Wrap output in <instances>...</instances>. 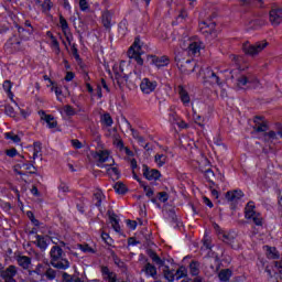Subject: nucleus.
Masks as SVG:
<instances>
[{"mask_svg": "<svg viewBox=\"0 0 282 282\" xmlns=\"http://www.w3.org/2000/svg\"><path fill=\"white\" fill-rule=\"evenodd\" d=\"M72 144H73L74 149H83V143L80 141H78V139L72 140Z\"/></svg>", "mask_w": 282, "mask_h": 282, "instance_id": "obj_58", "label": "nucleus"}, {"mask_svg": "<svg viewBox=\"0 0 282 282\" xmlns=\"http://www.w3.org/2000/svg\"><path fill=\"white\" fill-rule=\"evenodd\" d=\"M101 274L104 276V279L108 282H116L117 278H116V273L112 272L111 270H109L108 267H101Z\"/></svg>", "mask_w": 282, "mask_h": 282, "instance_id": "obj_16", "label": "nucleus"}, {"mask_svg": "<svg viewBox=\"0 0 282 282\" xmlns=\"http://www.w3.org/2000/svg\"><path fill=\"white\" fill-rule=\"evenodd\" d=\"M52 261H58L63 259V249L62 248H54L51 250Z\"/></svg>", "mask_w": 282, "mask_h": 282, "instance_id": "obj_27", "label": "nucleus"}, {"mask_svg": "<svg viewBox=\"0 0 282 282\" xmlns=\"http://www.w3.org/2000/svg\"><path fill=\"white\" fill-rule=\"evenodd\" d=\"M64 112L66 113V116H76V110L69 105L64 107Z\"/></svg>", "mask_w": 282, "mask_h": 282, "instance_id": "obj_48", "label": "nucleus"}, {"mask_svg": "<svg viewBox=\"0 0 282 282\" xmlns=\"http://www.w3.org/2000/svg\"><path fill=\"white\" fill-rule=\"evenodd\" d=\"M44 120L48 124V129H56V127L58 126V122L54 120V116L52 115H45Z\"/></svg>", "mask_w": 282, "mask_h": 282, "instance_id": "obj_30", "label": "nucleus"}, {"mask_svg": "<svg viewBox=\"0 0 282 282\" xmlns=\"http://www.w3.org/2000/svg\"><path fill=\"white\" fill-rule=\"evenodd\" d=\"M140 43V37H135L133 44L128 50V56L129 58H134L138 65H144L142 45Z\"/></svg>", "mask_w": 282, "mask_h": 282, "instance_id": "obj_2", "label": "nucleus"}, {"mask_svg": "<svg viewBox=\"0 0 282 282\" xmlns=\"http://www.w3.org/2000/svg\"><path fill=\"white\" fill-rule=\"evenodd\" d=\"M72 53L76 61H80V55H78V48H76V45L72 46Z\"/></svg>", "mask_w": 282, "mask_h": 282, "instance_id": "obj_59", "label": "nucleus"}, {"mask_svg": "<svg viewBox=\"0 0 282 282\" xmlns=\"http://www.w3.org/2000/svg\"><path fill=\"white\" fill-rule=\"evenodd\" d=\"M42 12H50L52 8H54V3L51 2V0H44V2L41 3Z\"/></svg>", "mask_w": 282, "mask_h": 282, "instance_id": "obj_37", "label": "nucleus"}, {"mask_svg": "<svg viewBox=\"0 0 282 282\" xmlns=\"http://www.w3.org/2000/svg\"><path fill=\"white\" fill-rule=\"evenodd\" d=\"M52 241V238L48 236H37V246L39 248H47L50 246V242Z\"/></svg>", "mask_w": 282, "mask_h": 282, "instance_id": "obj_26", "label": "nucleus"}, {"mask_svg": "<svg viewBox=\"0 0 282 282\" xmlns=\"http://www.w3.org/2000/svg\"><path fill=\"white\" fill-rule=\"evenodd\" d=\"M264 138H269V140H276V132L270 131L268 133H264Z\"/></svg>", "mask_w": 282, "mask_h": 282, "instance_id": "obj_61", "label": "nucleus"}, {"mask_svg": "<svg viewBox=\"0 0 282 282\" xmlns=\"http://www.w3.org/2000/svg\"><path fill=\"white\" fill-rule=\"evenodd\" d=\"M45 276L50 280V281H54V279H56V271L52 268H48L45 272Z\"/></svg>", "mask_w": 282, "mask_h": 282, "instance_id": "obj_44", "label": "nucleus"}, {"mask_svg": "<svg viewBox=\"0 0 282 282\" xmlns=\"http://www.w3.org/2000/svg\"><path fill=\"white\" fill-rule=\"evenodd\" d=\"M41 142L33 143V151H35L36 153H41Z\"/></svg>", "mask_w": 282, "mask_h": 282, "instance_id": "obj_63", "label": "nucleus"}, {"mask_svg": "<svg viewBox=\"0 0 282 282\" xmlns=\"http://www.w3.org/2000/svg\"><path fill=\"white\" fill-rule=\"evenodd\" d=\"M141 186H143L147 197H153V194H154L153 188L144 185V183H141Z\"/></svg>", "mask_w": 282, "mask_h": 282, "instance_id": "obj_52", "label": "nucleus"}, {"mask_svg": "<svg viewBox=\"0 0 282 282\" xmlns=\"http://www.w3.org/2000/svg\"><path fill=\"white\" fill-rule=\"evenodd\" d=\"M159 202H162L163 204L169 202V193L166 192H159L158 193Z\"/></svg>", "mask_w": 282, "mask_h": 282, "instance_id": "obj_47", "label": "nucleus"}, {"mask_svg": "<svg viewBox=\"0 0 282 282\" xmlns=\"http://www.w3.org/2000/svg\"><path fill=\"white\" fill-rule=\"evenodd\" d=\"M80 251L84 252V254L91 253L94 254L96 250L94 248H80Z\"/></svg>", "mask_w": 282, "mask_h": 282, "instance_id": "obj_62", "label": "nucleus"}, {"mask_svg": "<svg viewBox=\"0 0 282 282\" xmlns=\"http://www.w3.org/2000/svg\"><path fill=\"white\" fill-rule=\"evenodd\" d=\"M59 25L64 34H66L67 30H69V24L67 23V20L63 15H59Z\"/></svg>", "mask_w": 282, "mask_h": 282, "instance_id": "obj_41", "label": "nucleus"}, {"mask_svg": "<svg viewBox=\"0 0 282 282\" xmlns=\"http://www.w3.org/2000/svg\"><path fill=\"white\" fill-rule=\"evenodd\" d=\"M4 107V113H7V116H10L11 118H14L15 113H14V108L10 105H6L2 106Z\"/></svg>", "mask_w": 282, "mask_h": 282, "instance_id": "obj_46", "label": "nucleus"}, {"mask_svg": "<svg viewBox=\"0 0 282 282\" xmlns=\"http://www.w3.org/2000/svg\"><path fill=\"white\" fill-rule=\"evenodd\" d=\"M218 238L221 239V241H224V243H226L227 246H230V243H232L235 237H232V235L226 232V231H220L218 234Z\"/></svg>", "mask_w": 282, "mask_h": 282, "instance_id": "obj_25", "label": "nucleus"}, {"mask_svg": "<svg viewBox=\"0 0 282 282\" xmlns=\"http://www.w3.org/2000/svg\"><path fill=\"white\" fill-rule=\"evenodd\" d=\"M180 98L183 102V105H189L191 104V96L188 95V91H186V89H184L183 86H178L177 88Z\"/></svg>", "mask_w": 282, "mask_h": 282, "instance_id": "obj_20", "label": "nucleus"}, {"mask_svg": "<svg viewBox=\"0 0 282 282\" xmlns=\"http://www.w3.org/2000/svg\"><path fill=\"white\" fill-rule=\"evenodd\" d=\"M163 274L164 278L170 282H173L176 279L175 270H170L169 267H165V270H163Z\"/></svg>", "mask_w": 282, "mask_h": 282, "instance_id": "obj_29", "label": "nucleus"}, {"mask_svg": "<svg viewBox=\"0 0 282 282\" xmlns=\"http://www.w3.org/2000/svg\"><path fill=\"white\" fill-rule=\"evenodd\" d=\"M205 80H209L213 84L216 85H221V82L219 80V76H217V74H215V72H213L212 69L207 68L205 70V76H204Z\"/></svg>", "mask_w": 282, "mask_h": 282, "instance_id": "obj_15", "label": "nucleus"}, {"mask_svg": "<svg viewBox=\"0 0 282 282\" xmlns=\"http://www.w3.org/2000/svg\"><path fill=\"white\" fill-rule=\"evenodd\" d=\"M253 131L257 133H265L270 128L268 127V121L263 120V117H254Z\"/></svg>", "mask_w": 282, "mask_h": 282, "instance_id": "obj_10", "label": "nucleus"}, {"mask_svg": "<svg viewBox=\"0 0 282 282\" xmlns=\"http://www.w3.org/2000/svg\"><path fill=\"white\" fill-rule=\"evenodd\" d=\"M128 246H142L143 248H151L153 246V241H151V236H138L137 238H129Z\"/></svg>", "mask_w": 282, "mask_h": 282, "instance_id": "obj_5", "label": "nucleus"}, {"mask_svg": "<svg viewBox=\"0 0 282 282\" xmlns=\"http://www.w3.org/2000/svg\"><path fill=\"white\" fill-rule=\"evenodd\" d=\"M267 257H268V259H280L281 252H279V250H276V248H268Z\"/></svg>", "mask_w": 282, "mask_h": 282, "instance_id": "obj_31", "label": "nucleus"}, {"mask_svg": "<svg viewBox=\"0 0 282 282\" xmlns=\"http://www.w3.org/2000/svg\"><path fill=\"white\" fill-rule=\"evenodd\" d=\"M270 23L272 25H281L282 23V8H273L269 13Z\"/></svg>", "mask_w": 282, "mask_h": 282, "instance_id": "obj_9", "label": "nucleus"}, {"mask_svg": "<svg viewBox=\"0 0 282 282\" xmlns=\"http://www.w3.org/2000/svg\"><path fill=\"white\" fill-rule=\"evenodd\" d=\"M127 20H122L120 23H119V32L120 34H127Z\"/></svg>", "mask_w": 282, "mask_h": 282, "instance_id": "obj_51", "label": "nucleus"}, {"mask_svg": "<svg viewBox=\"0 0 282 282\" xmlns=\"http://www.w3.org/2000/svg\"><path fill=\"white\" fill-rule=\"evenodd\" d=\"M113 144L115 147H117V149H119V151H123L124 142L122 141V139L116 138Z\"/></svg>", "mask_w": 282, "mask_h": 282, "instance_id": "obj_50", "label": "nucleus"}, {"mask_svg": "<svg viewBox=\"0 0 282 282\" xmlns=\"http://www.w3.org/2000/svg\"><path fill=\"white\" fill-rule=\"evenodd\" d=\"M254 208V202H249L245 207V217L253 221L257 226H263V217H261V214L257 213Z\"/></svg>", "mask_w": 282, "mask_h": 282, "instance_id": "obj_3", "label": "nucleus"}, {"mask_svg": "<svg viewBox=\"0 0 282 282\" xmlns=\"http://www.w3.org/2000/svg\"><path fill=\"white\" fill-rule=\"evenodd\" d=\"M203 47H204V43H202V41L189 40L187 42L186 52H187L188 56H197V54H199V52H202Z\"/></svg>", "mask_w": 282, "mask_h": 282, "instance_id": "obj_7", "label": "nucleus"}, {"mask_svg": "<svg viewBox=\"0 0 282 282\" xmlns=\"http://www.w3.org/2000/svg\"><path fill=\"white\" fill-rule=\"evenodd\" d=\"M143 175L151 182L153 180H160L162 177V174L158 170H151L149 169V165H143Z\"/></svg>", "mask_w": 282, "mask_h": 282, "instance_id": "obj_11", "label": "nucleus"}, {"mask_svg": "<svg viewBox=\"0 0 282 282\" xmlns=\"http://www.w3.org/2000/svg\"><path fill=\"white\" fill-rule=\"evenodd\" d=\"M268 47L267 41L257 42L253 45L243 44L242 50L245 54H248L249 56H257L260 52H263Z\"/></svg>", "mask_w": 282, "mask_h": 282, "instance_id": "obj_4", "label": "nucleus"}, {"mask_svg": "<svg viewBox=\"0 0 282 282\" xmlns=\"http://www.w3.org/2000/svg\"><path fill=\"white\" fill-rule=\"evenodd\" d=\"M51 39H52V45L55 48L56 54H61V47L58 46V41L56 40V37H54V35H52Z\"/></svg>", "mask_w": 282, "mask_h": 282, "instance_id": "obj_54", "label": "nucleus"}, {"mask_svg": "<svg viewBox=\"0 0 282 282\" xmlns=\"http://www.w3.org/2000/svg\"><path fill=\"white\" fill-rule=\"evenodd\" d=\"M187 274L188 270H186L184 267H181L175 271V276L177 280L184 279V276H187Z\"/></svg>", "mask_w": 282, "mask_h": 282, "instance_id": "obj_38", "label": "nucleus"}, {"mask_svg": "<svg viewBox=\"0 0 282 282\" xmlns=\"http://www.w3.org/2000/svg\"><path fill=\"white\" fill-rule=\"evenodd\" d=\"M158 88V82L151 80L149 78H143L140 84V89L143 94H152L154 89Z\"/></svg>", "mask_w": 282, "mask_h": 282, "instance_id": "obj_8", "label": "nucleus"}, {"mask_svg": "<svg viewBox=\"0 0 282 282\" xmlns=\"http://www.w3.org/2000/svg\"><path fill=\"white\" fill-rule=\"evenodd\" d=\"M91 156L96 160L99 169H104V166H113V164H116V161H113V158L109 155V151L107 150L93 152Z\"/></svg>", "mask_w": 282, "mask_h": 282, "instance_id": "obj_1", "label": "nucleus"}, {"mask_svg": "<svg viewBox=\"0 0 282 282\" xmlns=\"http://www.w3.org/2000/svg\"><path fill=\"white\" fill-rule=\"evenodd\" d=\"M175 62L181 72H183V74H193V72H195L196 64L193 63L191 59L182 62L180 56H176Z\"/></svg>", "mask_w": 282, "mask_h": 282, "instance_id": "obj_6", "label": "nucleus"}, {"mask_svg": "<svg viewBox=\"0 0 282 282\" xmlns=\"http://www.w3.org/2000/svg\"><path fill=\"white\" fill-rule=\"evenodd\" d=\"M230 276H232V271L230 269H223L218 273V278L223 282H228L230 281Z\"/></svg>", "mask_w": 282, "mask_h": 282, "instance_id": "obj_24", "label": "nucleus"}, {"mask_svg": "<svg viewBox=\"0 0 282 282\" xmlns=\"http://www.w3.org/2000/svg\"><path fill=\"white\" fill-rule=\"evenodd\" d=\"M58 191H61L62 193H69V186H67L65 183H62L58 186Z\"/></svg>", "mask_w": 282, "mask_h": 282, "instance_id": "obj_60", "label": "nucleus"}, {"mask_svg": "<svg viewBox=\"0 0 282 282\" xmlns=\"http://www.w3.org/2000/svg\"><path fill=\"white\" fill-rule=\"evenodd\" d=\"M249 83H250V80L248 79V77L246 75H241L238 78L237 86L241 89V88L246 87Z\"/></svg>", "mask_w": 282, "mask_h": 282, "instance_id": "obj_39", "label": "nucleus"}, {"mask_svg": "<svg viewBox=\"0 0 282 282\" xmlns=\"http://www.w3.org/2000/svg\"><path fill=\"white\" fill-rule=\"evenodd\" d=\"M18 263H19V265H21V268H23L24 270H28V268H30V263H32V261L30 260V258H28L25 256H20V257H18Z\"/></svg>", "mask_w": 282, "mask_h": 282, "instance_id": "obj_28", "label": "nucleus"}, {"mask_svg": "<svg viewBox=\"0 0 282 282\" xmlns=\"http://www.w3.org/2000/svg\"><path fill=\"white\" fill-rule=\"evenodd\" d=\"M101 22L106 30H111V13H109V11L102 13Z\"/></svg>", "mask_w": 282, "mask_h": 282, "instance_id": "obj_23", "label": "nucleus"}, {"mask_svg": "<svg viewBox=\"0 0 282 282\" xmlns=\"http://www.w3.org/2000/svg\"><path fill=\"white\" fill-rule=\"evenodd\" d=\"M215 22L203 21L199 23L202 34H215Z\"/></svg>", "mask_w": 282, "mask_h": 282, "instance_id": "obj_12", "label": "nucleus"}, {"mask_svg": "<svg viewBox=\"0 0 282 282\" xmlns=\"http://www.w3.org/2000/svg\"><path fill=\"white\" fill-rule=\"evenodd\" d=\"M150 258L152 259V261L154 263H156V265H164V260H162V258H160V256H158V253L153 252V250L149 251Z\"/></svg>", "mask_w": 282, "mask_h": 282, "instance_id": "obj_32", "label": "nucleus"}, {"mask_svg": "<svg viewBox=\"0 0 282 282\" xmlns=\"http://www.w3.org/2000/svg\"><path fill=\"white\" fill-rule=\"evenodd\" d=\"M142 272H145L147 276H152V279H155V276H158V269L150 262L145 263Z\"/></svg>", "mask_w": 282, "mask_h": 282, "instance_id": "obj_18", "label": "nucleus"}, {"mask_svg": "<svg viewBox=\"0 0 282 282\" xmlns=\"http://www.w3.org/2000/svg\"><path fill=\"white\" fill-rule=\"evenodd\" d=\"M101 239H102V241H105V243H107V246H113V239H111V237H109V234L102 232Z\"/></svg>", "mask_w": 282, "mask_h": 282, "instance_id": "obj_45", "label": "nucleus"}, {"mask_svg": "<svg viewBox=\"0 0 282 282\" xmlns=\"http://www.w3.org/2000/svg\"><path fill=\"white\" fill-rule=\"evenodd\" d=\"M79 8L82 12H86V10H89V2L87 0H79Z\"/></svg>", "mask_w": 282, "mask_h": 282, "instance_id": "obj_53", "label": "nucleus"}, {"mask_svg": "<svg viewBox=\"0 0 282 282\" xmlns=\"http://www.w3.org/2000/svg\"><path fill=\"white\" fill-rule=\"evenodd\" d=\"M127 226H129V228H131V230H135V228H138V223L135 220H127Z\"/></svg>", "mask_w": 282, "mask_h": 282, "instance_id": "obj_57", "label": "nucleus"}, {"mask_svg": "<svg viewBox=\"0 0 282 282\" xmlns=\"http://www.w3.org/2000/svg\"><path fill=\"white\" fill-rule=\"evenodd\" d=\"M108 216L115 232H120V223L118 221V218H116V214L108 212Z\"/></svg>", "mask_w": 282, "mask_h": 282, "instance_id": "obj_21", "label": "nucleus"}, {"mask_svg": "<svg viewBox=\"0 0 282 282\" xmlns=\"http://www.w3.org/2000/svg\"><path fill=\"white\" fill-rule=\"evenodd\" d=\"M107 173L113 180H118V177H120V171H118V167H108Z\"/></svg>", "mask_w": 282, "mask_h": 282, "instance_id": "obj_40", "label": "nucleus"}, {"mask_svg": "<svg viewBox=\"0 0 282 282\" xmlns=\"http://www.w3.org/2000/svg\"><path fill=\"white\" fill-rule=\"evenodd\" d=\"M3 89H4V91H8L9 96H13L12 91H11V89H12V82L6 80L3 83Z\"/></svg>", "mask_w": 282, "mask_h": 282, "instance_id": "obj_49", "label": "nucleus"}, {"mask_svg": "<svg viewBox=\"0 0 282 282\" xmlns=\"http://www.w3.org/2000/svg\"><path fill=\"white\" fill-rule=\"evenodd\" d=\"M7 155L9 158H14L17 155V149H10V150H7Z\"/></svg>", "mask_w": 282, "mask_h": 282, "instance_id": "obj_64", "label": "nucleus"}, {"mask_svg": "<svg viewBox=\"0 0 282 282\" xmlns=\"http://www.w3.org/2000/svg\"><path fill=\"white\" fill-rule=\"evenodd\" d=\"M102 122L106 124V127H111L113 124V119L111 118V115L105 113L101 117Z\"/></svg>", "mask_w": 282, "mask_h": 282, "instance_id": "obj_42", "label": "nucleus"}, {"mask_svg": "<svg viewBox=\"0 0 282 282\" xmlns=\"http://www.w3.org/2000/svg\"><path fill=\"white\" fill-rule=\"evenodd\" d=\"M128 126L130 127V131H132L133 138H137V140H139L140 142H144V138L138 134V131H135V129L131 127V123H128Z\"/></svg>", "mask_w": 282, "mask_h": 282, "instance_id": "obj_55", "label": "nucleus"}, {"mask_svg": "<svg viewBox=\"0 0 282 282\" xmlns=\"http://www.w3.org/2000/svg\"><path fill=\"white\" fill-rule=\"evenodd\" d=\"M51 264L53 268H57V270H67V268H69V262L67 260H52Z\"/></svg>", "mask_w": 282, "mask_h": 282, "instance_id": "obj_22", "label": "nucleus"}, {"mask_svg": "<svg viewBox=\"0 0 282 282\" xmlns=\"http://www.w3.org/2000/svg\"><path fill=\"white\" fill-rule=\"evenodd\" d=\"M22 166H23V169H24L25 171H30L29 173H30L31 175H34V173H36V167L34 166V163H31V164L23 163Z\"/></svg>", "mask_w": 282, "mask_h": 282, "instance_id": "obj_43", "label": "nucleus"}, {"mask_svg": "<svg viewBox=\"0 0 282 282\" xmlns=\"http://www.w3.org/2000/svg\"><path fill=\"white\" fill-rule=\"evenodd\" d=\"M152 63L156 67H166V65H169V63H171V59L167 56H161V57L153 56Z\"/></svg>", "mask_w": 282, "mask_h": 282, "instance_id": "obj_19", "label": "nucleus"}, {"mask_svg": "<svg viewBox=\"0 0 282 282\" xmlns=\"http://www.w3.org/2000/svg\"><path fill=\"white\" fill-rule=\"evenodd\" d=\"M167 156L164 154H155L154 162H156L158 166H164L166 164Z\"/></svg>", "mask_w": 282, "mask_h": 282, "instance_id": "obj_34", "label": "nucleus"}, {"mask_svg": "<svg viewBox=\"0 0 282 282\" xmlns=\"http://www.w3.org/2000/svg\"><path fill=\"white\" fill-rule=\"evenodd\" d=\"M227 202H239L243 197V192L241 189L229 191L225 195Z\"/></svg>", "mask_w": 282, "mask_h": 282, "instance_id": "obj_13", "label": "nucleus"}, {"mask_svg": "<svg viewBox=\"0 0 282 282\" xmlns=\"http://www.w3.org/2000/svg\"><path fill=\"white\" fill-rule=\"evenodd\" d=\"M189 272L192 276H197V274H199V263L192 261L189 264Z\"/></svg>", "mask_w": 282, "mask_h": 282, "instance_id": "obj_33", "label": "nucleus"}, {"mask_svg": "<svg viewBox=\"0 0 282 282\" xmlns=\"http://www.w3.org/2000/svg\"><path fill=\"white\" fill-rule=\"evenodd\" d=\"M0 276L3 279V281L17 276V267L9 265L6 270L1 271Z\"/></svg>", "mask_w": 282, "mask_h": 282, "instance_id": "obj_14", "label": "nucleus"}, {"mask_svg": "<svg viewBox=\"0 0 282 282\" xmlns=\"http://www.w3.org/2000/svg\"><path fill=\"white\" fill-rule=\"evenodd\" d=\"M113 188L119 195H124V193H127V185H124L123 183H116Z\"/></svg>", "mask_w": 282, "mask_h": 282, "instance_id": "obj_36", "label": "nucleus"}, {"mask_svg": "<svg viewBox=\"0 0 282 282\" xmlns=\"http://www.w3.org/2000/svg\"><path fill=\"white\" fill-rule=\"evenodd\" d=\"M4 137L7 138V140H11L15 144H19V142H21V138L19 137V134H15L14 132H7L4 133Z\"/></svg>", "mask_w": 282, "mask_h": 282, "instance_id": "obj_35", "label": "nucleus"}, {"mask_svg": "<svg viewBox=\"0 0 282 282\" xmlns=\"http://www.w3.org/2000/svg\"><path fill=\"white\" fill-rule=\"evenodd\" d=\"M106 199L105 194L102 193L101 189H96L94 193L93 202H95V206L97 208H100L102 206V202Z\"/></svg>", "mask_w": 282, "mask_h": 282, "instance_id": "obj_17", "label": "nucleus"}, {"mask_svg": "<svg viewBox=\"0 0 282 282\" xmlns=\"http://www.w3.org/2000/svg\"><path fill=\"white\" fill-rule=\"evenodd\" d=\"M74 278H72V275H69L68 273H63L62 275V282H73Z\"/></svg>", "mask_w": 282, "mask_h": 282, "instance_id": "obj_56", "label": "nucleus"}]
</instances>
